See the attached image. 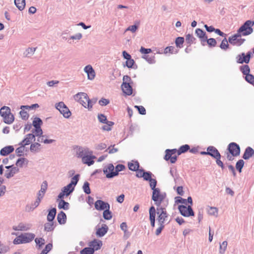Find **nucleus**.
Listing matches in <instances>:
<instances>
[{
    "instance_id": "052dcab7",
    "label": "nucleus",
    "mask_w": 254,
    "mask_h": 254,
    "mask_svg": "<svg viewBox=\"0 0 254 254\" xmlns=\"http://www.w3.org/2000/svg\"><path fill=\"white\" fill-rule=\"evenodd\" d=\"M106 125L103 126L102 127V129L104 130L110 131L111 130V127L114 124L113 122H108L107 123H105Z\"/></svg>"
},
{
    "instance_id": "a211bd4d",
    "label": "nucleus",
    "mask_w": 254,
    "mask_h": 254,
    "mask_svg": "<svg viewBox=\"0 0 254 254\" xmlns=\"http://www.w3.org/2000/svg\"><path fill=\"white\" fill-rule=\"evenodd\" d=\"M32 225L30 224L19 223L17 226H13L12 229L15 231H27L29 230Z\"/></svg>"
},
{
    "instance_id": "79ce46f5",
    "label": "nucleus",
    "mask_w": 254,
    "mask_h": 254,
    "mask_svg": "<svg viewBox=\"0 0 254 254\" xmlns=\"http://www.w3.org/2000/svg\"><path fill=\"white\" fill-rule=\"evenodd\" d=\"M228 243L226 241H223L222 243H220L219 253L224 254L227 249Z\"/></svg>"
},
{
    "instance_id": "2f4dec72",
    "label": "nucleus",
    "mask_w": 254,
    "mask_h": 254,
    "mask_svg": "<svg viewBox=\"0 0 254 254\" xmlns=\"http://www.w3.org/2000/svg\"><path fill=\"white\" fill-rule=\"evenodd\" d=\"M74 188L70 183L63 189L64 192L65 193V195H69L74 190Z\"/></svg>"
},
{
    "instance_id": "f257e3e1",
    "label": "nucleus",
    "mask_w": 254,
    "mask_h": 254,
    "mask_svg": "<svg viewBox=\"0 0 254 254\" xmlns=\"http://www.w3.org/2000/svg\"><path fill=\"white\" fill-rule=\"evenodd\" d=\"M166 206V205H162L157 207L156 209V214H157L156 220L158 223L165 225L170 222V220L168 221L169 214L167 212Z\"/></svg>"
},
{
    "instance_id": "37998d69",
    "label": "nucleus",
    "mask_w": 254,
    "mask_h": 254,
    "mask_svg": "<svg viewBox=\"0 0 254 254\" xmlns=\"http://www.w3.org/2000/svg\"><path fill=\"white\" fill-rule=\"evenodd\" d=\"M184 43V38L182 37H178L176 39L175 44L177 47L182 48L183 47Z\"/></svg>"
},
{
    "instance_id": "e2e57ef3",
    "label": "nucleus",
    "mask_w": 254,
    "mask_h": 254,
    "mask_svg": "<svg viewBox=\"0 0 254 254\" xmlns=\"http://www.w3.org/2000/svg\"><path fill=\"white\" fill-rule=\"evenodd\" d=\"M246 80L250 83V84L253 85L254 84V76L251 74H249L245 76Z\"/></svg>"
},
{
    "instance_id": "338daca9",
    "label": "nucleus",
    "mask_w": 254,
    "mask_h": 254,
    "mask_svg": "<svg viewBox=\"0 0 254 254\" xmlns=\"http://www.w3.org/2000/svg\"><path fill=\"white\" fill-rule=\"evenodd\" d=\"M98 119L100 122L105 124L108 121H107V117L103 114H100L98 115Z\"/></svg>"
},
{
    "instance_id": "09e8293b",
    "label": "nucleus",
    "mask_w": 254,
    "mask_h": 254,
    "mask_svg": "<svg viewBox=\"0 0 254 254\" xmlns=\"http://www.w3.org/2000/svg\"><path fill=\"white\" fill-rule=\"evenodd\" d=\"M32 124L35 128L40 127H41V126L42 124V121L40 118L38 117H36L35 118H34Z\"/></svg>"
},
{
    "instance_id": "39448f33",
    "label": "nucleus",
    "mask_w": 254,
    "mask_h": 254,
    "mask_svg": "<svg viewBox=\"0 0 254 254\" xmlns=\"http://www.w3.org/2000/svg\"><path fill=\"white\" fill-rule=\"evenodd\" d=\"M152 199L154 201L157 207L162 206L161 203L163 202L166 197L165 192H161L159 188L152 190Z\"/></svg>"
},
{
    "instance_id": "dca6fc26",
    "label": "nucleus",
    "mask_w": 254,
    "mask_h": 254,
    "mask_svg": "<svg viewBox=\"0 0 254 254\" xmlns=\"http://www.w3.org/2000/svg\"><path fill=\"white\" fill-rule=\"evenodd\" d=\"M207 151H208V155L216 158V157L221 158V155L218 150L214 146H209L207 147Z\"/></svg>"
},
{
    "instance_id": "aec40b11",
    "label": "nucleus",
    "mask_w": 254,
    "mask_h": 254,
    "mask_svg": "<svg viewBox=\"0 0 254 254\" xmlns=\"http://www.w3.org/2000/svg\"><path fill=\"white\" fill-rule=\"evenodd\" d=\"M95 158L96 157L95 156L88 154L86 156L83 157L82 161L83 163L87 164L88 166H91L94 163L93 159Z\"/></svg>"
},
{
    "instance_id": "e433bc0d",
    "label": "nucleus",
    "mask_w": 254,
    "mask_h": 254,
    "mask_svg": "<svg viewBox=\"0 0 254 254\" xmlns=\"http://www.w3.org/2000/svg\"><path fill=\"white\" fill-rule=\"evenodd\" d=\"M35 242L36 245V248L38 249H40L42 248V247L43 246V245H44L45 244V240L43 238H36L35 239Z\"/></svg>"
},
{
    "instance_id": "9d476101",
    "label": "nucleus",
    "mask_w": 254,
    "mask_h": 254,
    "mask_svg": "<svg viewBox=\"0 0 254 254\" xmlns=\"http://www.w3.org/2000/svg\"><path fill=\"white\" fill-rule=\"evenodd\" d=\"M177 150L176 149L166 150V155L164 157V159L166 161L170 160L171 163H175L177 159V156L176 155L172 156L173 154L177 152Z\"/></svg>"
},
{
    "instance_id": "a19ab883",
    "label": "nucleus",
    "mask_w": 254,
    "mask_h": 254,
    "mask_svg": "<svg viewBox=\"0 0 254 254\" xmlns=\"http://www.w3.org/2000/svg\"><path fill=\"white\" fill-rule=\"evenodd\" d=\"M55 228L54 223L53 222L46 223L44 225V230L47 232H50L53 231Z\"/></svg>"
},
{
    "instance_id": "bf43d9fd",
    "label": "nucleus",
    "mask_w": 254,
    "mask_h": 254,
    "mask_svg": "<svg viewBox=\"0 0 254 254\" xmlns=\"http://www.w3.org/2000/svg\"><path fill=\"white\" fill-rule=\"evenodd\" d=\"M80 175L76 174L71 178L70 184L74 187L77 184L79 179Z\"/></svg>"
},
{
    "instance_id": "4be33fe9",
    "label": "nucleus",
    "mask_w": 254,
    "mask_h": 254,
    "mask_svg": "<svg viewBox=\"0 0 254 254\" xmlns=\"http://www.w3.org/2000/svg\"><path fill=\"white\" fill-rule=\"evenodd\" d=\"M254 155V150L251 147H247L243 155V158L245 160H248Z\"/></svg>"
},
{
    "instance_id": "58836bf2",
    "label": "nucleus",
    "mask_w": 254,
    "mask_h": 254,
    "mask_svg": "<svg viewBox=\"0 0 254 254\" xmlns=\"http://www.w3.org/2000/svg\"><path fill=\"white\" fill-rule=\"evenodd\" d=\"M190 149V146L188 144H185L181 146L177 151L178 155H180L182 153H184Z\"/></svg>"
},
{
    "instance_id": "c756f323",
    "label": "nucleus",
    "mask_w": 254,
    "mask_h": 254,
    "mask_svg": "<svg viewBox=\"0 0 254 254\" xmlns=\"http://www.w3.org/2000/svg\"><path fill=\"white\" fill-rule=\"evenodd\" d=\"M57 210L56 208H53L49 210L47 215V220L49 222H53L56 215Z\"/></svg>"
},
{
    "instance_id": "69168bd1",
    "label": "nucleus",
    "mask_w": 254,
    "mask_h": 254,
    "mask_svg": "<svg viewBox=\"0 0 254 254\" xmlns=\"http://www.w3.org/2000/svg\"><path fill=\"white\" fill-rule=\"evenodd\" d=\"M53 248V245L51 243L48 244L45 249L42 250V254H47Z\"/></svg>"
},
{
    "instance_id": "5fc2aeb1",
    "label": "nucleus",
    "mask_w": 254,
    "mask_h": 254,
    "mask_svg": "<svg viewBox=\"0 0 254 254\" xmlns=\"http://www.w3.org/2000/svg\"><path fill=\"white\" fill-rule=\"evenodd\" d=\"M89 186L90 184L88 182H84L83 186V190L84 192L87 194H89L91 193V190Z\"/></svg>"
},
{
    "instance_id": "4468645a",
    "label": "nucleus",
    "mask_w": 254,
    "mask_h": 254,
    "mask_svg": "<svg viewBox=\"0 0 254 254\" xmlns=\"http://www.w3.org/2000/svg\"><path fill=\"white\" fill-rule=\"evenodd\" d=\"M149 220L152 227H154L155 225L156 209L154 206H151L149 210Z\"/></svg>"
},
{
    "instance_id": "4c0bfd02",
    "label": "nucleus",
    "mask_w": 254,
    "mask_h": 254,
    "mask_svg": "<svg viewBox=\"0 0 254 254\" xmlns=\"http://www.w3.org/2000/svg\"><path fill=\"white\" fill-rule=\"evenodd\" d=\"M202 41H203V43L207 42V43L210 47H214L216 46V44H217L216 41L215 39H214V38L208 39L207 37H206V38H205V39H204V40H202Z\"/></svg>"
},
{
    "instance_id": "cd10ccee",
    "label": "nucleus",
    "mask_w": 254,
    "mask_h": 254,
    "mask_svg": "<svg viewBox=\"0 0 254 254\" xmlns=\"http://www.w3.org/2000/svg\"><path fill=\"white\" fill-rule=\"evenodd\" d=\"M125 166L123 164H118L116 166L115 173H112V174H108L109 177H114L117 176L119 174V172L123 171L125 169Z\"/></svg>"
},
{
    "instance_id": "f03ea898",
    "label": "nucleus",
    "mask_w": 254,
    "mask_h": 254,
    "mask_svg": "<svg viewBox=\"0 0 254 254\" xmlns=\"http://www.w3.org/2000/svg\"><path fill=\"white\" fill-rule=\"evenodd\" d=\"M35 235L32 233H25L21 234L13 240V244L18 245L26 244L31 242L35 238Z\"/></svg>"
},
{
    "instance_id": "393cba45",
    "label": "nucleus",
    "mask_w": 254,
    "mask_h": 254,
    "mask_svg": "<svg viewBox=\"0 0 254 254\" xmlns=\"http://www.w3.org/2000/svg\"><path fill=\"white\" fill-rule=\"evenodd\" d=\"M19 171V170L18 168H12V169H10V170H6L4 174V176L7 179H9L12 177L14 176V175L18 173Z\"/></svg>"
},
{
    "instance_id": "603ef678",
    "label": "nucleus",
    "mask_w": 254,
    "mask_h": 254,
    "mask_svg": "<svg viewBox=\"0 0 254 254\" xmlns=\"http://www.w3.org/2000/svg\"><path fill=\"white\" fill-rule=\"evenodd\" d=\"M94 253V250L90 247L85 248L80 252V254H93Z\"/></svg>"
},
{
    "instance_id": "b1692460",
    "label": "nucleus",
    "mask_w": 254,
    "mask_h": 254,
    "mask_svg": "<svg viewBox=\"0 0 254 254\" xmlns=\"http://www.w3.org/2000/svg\"><path fill=\"white\" fill-rule=\"evenodd\" d=\"M14 151V148L12 146H7L2 148L0 151V154L1 156H6Z\"/></svg>"
},
{
    "instance_id": "f8f14e48",
    "label": "nucleus",
    "mask_w": 254,
    "mask_h": 254,
    "mask_svg": "<svg viewBox=\"0 0 254 254\" xmlns=\"http://www.w3.org/2000/svg\"><path fill=\"white\" fill-rule=\"evenodd\" d=\"M93 152L87 147H79L76 151V155L78 158L82 159L88 154L92 155Z\"/></svg>"
},
{
    "instance_id": "412c9836",
    "label": "nucleus",
    "mask_w": 254,
    "mask_h": 254,
    "mask_svg": "<svg viewBox=\"0 0 254 254\" xmlns=\"http://www.w3.org/2000/svg\"><path fill=\"white\" fill-rule=\"evenodd\" d=\"M115 167L112 164H109L106 167H105L103 172L106 175V177L108 179L113 178V177H110L108 176V174L115 173L114 171Z\"/></svg>"
},
{
    "instance_id": "680f3d73",
    "label": "nucleus",
    "mask_w": 254,
    "mask_h": 254,
    "mask_svg": "<svg viewBox=\"0 0 254 254\" xmlns=\"http://www.w3.org/2000/svg\"><path fill=\"white\" fill-rule=\"evenodd\" d=\"M126 66L129 68H136L137 65H135V67L133 66V64H134V61L132 59H130L128 60H127L126 62Z\"/></svg>"
},
{
    "instance_id": "774afa93",
    "label": "nucleus",
    "mask_w": 254,
    "mask_h": 254,
    "mask_svg": "<svg viewBox=\"0 0 254 254\" xmlns=\"http://www.w3.org/2000/svg\"><path fill=\"white\" fill-rule=\"evenodd\" d=\"M127 228L128 227L126 222H122L120 225V228L124 231L125 235H127L128 233Z\"/></svg>"
},
{
    "instance_id": "473e14b6",
    "label": "nucleus",
    "mask_w": 254,
    "mask_h": 254,
    "mask_svg": "<svg viewBox=\"0 0 254 254\" xmlns=\"http://www.w3.org/2000/svg\"><path fill=\"white\" fill-rule=\"evenodd\" d=\"M41 144L38 142H34L30 145V150L32 152H38L40 150Z\"/></svg>"
},
{
    "instance_id": "7c9ffc66",
    "label": "nucleus",
    "mask_w": 254,
    "mask_h": 254,
    "mask_svg": "<svg viewBox=\"0 0 254 254\" xmlns=\"http://www.w3.org/2000/svg\"><path fill=\"white\" fill-rule=\"evenodd\" d=\"M14 4L20 11H22L25 8V0H14Z\"/></svg>"
},
{
    "instance_id": "8fccbe9b",
    "label": "nucleus",
    "mask_w": 254,
    "mask_h": 254,
    "mask_svg": "<svg viewBox=\"0 0 254 254\" xmlns=\"http://www.w3.org/2000/svg\"><path fill=\"white\" fill-rule=\"evenodd\" d=\"M152 174L151 172L148 171L146 172L145 171H143L142 173V178L145 181H149L152 179Z\"/></svg>"
},
{
    "instance_id": "4d7b16f0",
    "label": "nucleus",
    "mask_w": 254,
    "mask_h": 254,
    "mask_svg": "<svg viewBox=\"0 0 254 254\" xmlns=\"http://www.w3.org/2000/svg\"><path fill=\"white\" fill-rule=\"evenodd\" d=\"M9 250V247L0 242V254H5Z\"/></svg>"
},
{
    "instance_id": "864d4df0",
    "label": "nucleus",
    "mask_w": 254,
    "mask_h": 254,
    "mask_svg": "<svg viewBox=\"0 0 254 254\" xmlns=\"http://www.w3.org/2000/svg\"><path fill=\"white\" fill-rule=\"evenodd\" d=\"M242 56H243V57H244V60L243 61H244L246 64H248L250 62V59L251 58L252 53L251 52H248L246 55H245L244 53H242Z\"/></svg>"
},
{
    "instance_id": "c03bdc74",
    "label": "nucleus",
    "mask_w": 254,
    "mask_h": 254,
    "mask_svg": "<svg viewBox=\"0 0 254 254\" xmlns=\"http://www.w3.org/2000/svg\"><path fill=\"white\" fill-rule=\"evenodd\" d=\"M244 161L242 159H240L237 161L236 164V168L239 173L242 172V169L244 166Z\"/></svg>"
},
{
    "instance_id": "ea45409f",
    "label": "nucleus",
    "mask_w": 254,
    "mask_h": 254,
    "mask_svg": "<svg viewBox=\"0 0 254 254\" xmlns=\"http://www.w3.org/2000/svg\"><path fill=\"white\" fill-rule=\"evenodd\" d=\"M240 70L244 75L246 76L250 74V68L248 65L245 64L240 67Z\"/></svg>"
},
{
    "instance_id": "bb28decb",
    "label": "nucleus",
    "mask_w": 254,
    "mask_h": 254,
    "mask_svg": "<svg viewBox=\"0 0 254 254\" xmlns=\"http://www.w3.org/2000/svg\"><path fill=\"white\" fill-rule=\"evenodd\" d=\"M128 169L132 171H135L138 170L139 164L137 161H132L128 163Z\"/></svg>"
},
{
    "instance_id": "20e7f679",
    "label": "nucleus",
    "mask_w": 254,
    "mask_h": 254,
    "mask_svg": "<svg viewBox=\"0 0 254 254\" xmlns=\"http://www.w3.org/2000/svg\"><path fill=\"white\" fill-rule=\"evenodd\" d=\"M0 115L3 118V122L6 124H11L14 121V116L10 112V109L8 107H1L0 109Z\"/></svg>"
},
{
    "instance_id": "1a4fd4ad",
    "label": "nucleus",
    "mask_w": 254,
    "mask_h": 254,
    "mask_svg": "<svg viewBox=\"0 0 254 254\" xmlns=\"http://www.w3.org/2000/svg\"><path fill=\"white\" fill-rule=\"evenodd\" d=\"M178 209L181 215L185 217H189L194 215L191 205H189L188 207L184 205H180Z\"/></svg>"
},
{
    "instance_id": "5701e85b",
    "label": "nucleus",
    "mask_w": 254,
    "mask_h": 254,
    "mask_svg": "<svg viewBox=\"0 0 254 254\" xmlns=\"http://www.w3.org/2000/svg\"><path fill=\"white\" fill-rule=\"evenodd\" d=\"M108 227L106 224H103L101 228H98L96 232V234L99 237H103L108 232Z\"/></svg>"
},
{
    "instance_id": "a18cd8bd",
    "label": "nucleus",
    "mask_w": 254,
    "mask_h": 254,
    "mask_svg": "<svg viewBox=\"0 0 254 254\" xmlns=\"http://www.w3.org/2000/svg\"><path fill=\"white\" fill-rule=\"evenodd\" d=\"M103 217L106 220H110L112 218V213L110 211V208L104 210L103 214Z\"/></svg>"
},
{
    "instance_id": "f704fd0d",
    "label": "nucleus",
    "mask_w": 254,
    "mask_h": 254,
    "mask_svg": "<svg viewBox=\"0 0 254 254\" xmlns=\"http://www.w3.org/2000/svg\"><path fill=\"white\" fill-rule=\"evenodd\" d=\"M69 204L68 202L65 201L63 199H61L58 204V207L59 209H63L64 210H67L69 209Z\"/></svg>"
},
{
    "instance_id": "0eeeda50",
    "label": "nucleus",
    "mask_w": 254,
    "mask_h": 254,
    "mask_svg": "<svg viewBox=\"0 0 254 254\" xmlns=\"http://www.w3.org/2000/svg\"><path fill=\"white\" fill-rule=\"evenodd\" d=\"M74 99L84 108H87L88 96L86 93L84 92L78 93L74 96Z\"/></svg>"
},
{
    "instance_id": "9b49d317",
    "label": "nucleus",
    "mask_w": 254,
    "mask_h": 254,
    "mask_svg": "<svg viewBox=\"0 0 254 254\" xmlns=\"http://www.w3.org/2000/svg\"><path fill=\"white\" fill-rule=\"evenodd\" d=\"M228 150L231 155L234 156H237L240 154V147L235 142L230 143L228 146Z\"/></svg>"
},
{
    "instance_id": "de8ad7c7",
    "label": "nucleus",
    "mask_w": 254,
    "mask_h": 254,
    "mask_svg": "<svg viewBox=\"0 0 254 254\" xmlns=\"http://www.w3.org/2000/svg\"><path fill=\"white\" fill-rule=\"evenodd\" d=\"M228 40L224 37V39L222 41L220 45V48L224 50H226L229 48Z\"/></svg>"
},
{
    "instance_id": "13d9d810",
    "label": "nucleus",
    "mask_w": 254,
    "mask_h": 254,
    "mask_svg": "<svg viewBox=\"0 0 254 254\" xmlns=\"http://www.w3.org/2000/svg\"><path fill=\"white\" fill-rule=\"evenodd\" d=\"M96 101H97L96 99H92L90 100L88 98V101L87 103V108L89 110H91V109H92L93 105L96 103Z\"/></svg>"
},
{
    "instance_id": "ddd939ff",
    "label": "nucleus",
    "mask_w": 254,
    "mask_h": 254,
    "mask_svg": "<svg viewBox=\"0 0 254 254\" xmlns=\"http://www.w3.org/2000/svg\"><path fill=\"white\" fill-rule=\"evenodd\" d=\"M110 204L108 202L101 200H98L95 202V207L98 210H103L110 208Z\"/></svg>"
},
{
    "instance_id": "6e6552de",
    "label": "nucleus",
    "mask_w": 254,
    "mask_h": 254,
    "mask_svg": "<svg viewBox=\"0 0 254 254\" xmlns=\"http://www.w3.org/2000/svg\"><path fill=\"white\" fill-rule=\"evenodd\" d=\"M245 41V39L241 38V37L238 33L230 37L228 39V42L231 44L237 46L242 45Z\"/></svg>"
},
{
    "instance_id": "423d86ee",
    "label": "nucleus",
    "mask_w": 254,
    "mask_h": 254,
    "mask_svg": "<svg viewBox=\"0 0 254 254\" xmlns=\"http://www.w3.org/2000/svg\"><path fill=\"white\" fill-rule=\"evenodd\" d=\"M55 107L65 118H69L71 116V112L63 102L57 103Z\"/></svg>"
},
{
    "instance_id": "2eb2a0df",
    "label": "nucleus",
    "mask_w": 254,
    "mask_h": 254,
    "mask_svg": "<svg viewBox=\"0 0 254 254\" xmlns=\"http://www.w3.org/2000/svg\"><path fill=\"white\" fill-rule=\"evenodd\" d=\"M84 71L87 74L88 79L93 80L95 76V72L91 65H87L84 68Z\"/></svg>"
},
{
    "instance_id": "72a5a7b5",
    "label": "nucleus",
    "mask_w": 254,
    "mask_h": 254,
    "mask_svg": "<svg viewBox=\"0 0 254 254\" xmlns=\"http://www.w3.org/2000/svg\"><path fill=\"white\" fill-rule=\"evenodd\" d=\"M35 140V135L33 133L27 134L24 138V141L26 142V144H30L33 141Z\"/></svg>"
},
{
    "instance_id": "0e129e2a",
    "label": "nucleus",
    "mask_w": 254,
    "mask_h": 254,
    "mask_svg": "<svg viewBox=\"0 0 254 254\" xmlns=\"http://www.w3.org/2000/svg\"><path fill=\"white\" fill-rule=\"evenodd\" d=\"M47 188H48V183H47V181H45L42 183L41 186V189L39 191L45 194V192L47 189Z\"/></svg>"
},
{
    "instance_id": "6ab92c4d",
    "label": "nucleus",
    "mask_w": 254,
    "mask_h": 254,
    "mask_svg": "<svg viewBox=\"0 0 254 254\" xmlns=\"http://www.w3.org/2000/svg\"><path fill=\"white\" fill-rule=\"evenodd\" d=\"M88 245L91 249L94 250V252L95 251H97L101 248L102 245V242L100 240H94L89 242Z\"/></svg>"
},
{
    "instance_id": "6e6d98bb",
    "label": "nucleus",
    "mask_w": 254,
    "mask_h": 254,
    "mask_svg": "<svg viewBox=\"0 0 254 254\" xmlns=\"http://www.w3.org/2000/svg\"><path fill=\"white\" fill-rule=\"evenodd\" d=\"M207 212L210 215H216L218 213V209L216 207H209L207 208Z\"/></svg>"
},
{
    "instance_id": "49530a36",
    "label": "nucleus",
    "mask_w": 254,
    "mask_h": 254,
    "mask_svg": "<svg viewBox=\"0 0 254 254\" xmlns=\"http://www.w3.org/2000/svg\"><path fill=\"white\" fill-rule=\"evenodd\" d=\"M20 109L21 110L19 112V114L21 119L23 120H27L29 118V114L28 113L25 111V108H22L21 106L20 107Z\"/></svg>"
},
{
    "instance_id": "7ed1b4c3",
    "label": "nucleus",
    "mask_w": 254,
    "mask_h": 254,
    "mask_svg": "<svg viewBox=\"0 0 254 254\" xmlns=\"http://www.w3.org/2000/svg\"><path fill=\"white\" fill-rule=\"evenodd\" d=\"M253 25L252 21L247 20L238 29L237 33L241 37L249 35L253 32Z\"/></svg>"
},
{
    "instance_id": "c9c22d12",
    "label": "nucleus",
    "mask_w": 254,
    "mask_h": 254,
    "mask_svg": "<svg viewBox=\"0 0 254 254\" xmlns=\"http://www.w3.org/2000/svg\"><path fill=\"white\" fill-rule=\"evenodd\" d=\"M36 50V48H27L25 51L24 52V56L25 57H30L32 56L35 53Z\"/></svg>"
},
{
    "instance_id": "c85d7f7f",
    "label": "nucleus",
    "mask_w": 254,
    "mask_h": 254,
    "mask_svg": "<svg viewBox=\"0 0 254 254\" xmlns=\"http://www.w3.org/2000/svg\"><path fill=\"white\" fill-rule=\"evenodd\" d=\"M66 216L65 213L63 211H61L57 216V220L60 224H64L66 222Z\"/></svg>"
},
{
    "instance_id": "3c124183",
    "label": "nucleus",
    "mask_w": 254,
    "mask_h": 254,
    "mask_svg": "<svg viewBox=\"0 0 254 254\" xmlns=\"http://www.w3.org/2000/svg\"><path fill=\"white\" fill-rule=\"evenodd\" d=\"M186 42L190 46L191 44L194 42L195 38L192 36V35L188 34L186 35Z\"/></svg>"
},
{
    "instance_id": "f3484780",
    "label": "nucleus",
    "mask_w": 254,
    "mask_h": 254,
    "mask_svg": "<svg viewBox=\"0 0 254 254\" xmlns=\"http://www.w3.org/2000/svg\"><path fill=\"white\" fill-rule=\"evenodd\" d=\"M121 87L123 92L127 95H130L132 93V88L131 84L128 83H123Z\"/></svg>"
},
{
    "instance_id": "a878e982",
    "label": "nucleus",
    "mask_w": 254,
    "mask_h": 254,
    "mask_svg": "<svg viewBox=\"0 0 254 254\" xmlns=\"http://www.w3.org/2000/svg\"><path fill=\"white\" fill-rule=\"evenodd\" d=\"M195 34L196 36L200 38L202 44L203 45H204V44H203V41H202V40H204L207 37L206 36L205 32L200 28H197L195 30Z\"/></svg>"
}]
</instances>
